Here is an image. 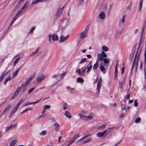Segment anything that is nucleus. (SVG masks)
Instances as JSON below:
<instances>
[{"mask_svg":"<svg viewBox=\"0 0 146 146\" xmlns=\"http://www.w3.org/2000/svg\"><path fill=\"white\" fill-rule=\"evenodd\" d=\"M35 89V87H33L31 89H30L28 92V94L31 93V92H32L33 91H34Z\"/></svg>","mask_w":146,"mask_h":146,"instance_id":"44","label":"nucleus"},{"mask_svg":"<svg viewBox=\"0 0 146 146\" xmlns=\"http://www.w3.org/2000/svg\"><path fill=\"white\" fill-rule=\"evenodd\" d=\"M65 72H64V73H62V74H61V75L60 76V78H61V79L63 78L65 76Z\"/></svg>","mask_w":146,"mask_h":146,"instance_id":"52","label":"nucleus"},{"mask_svg":"<svg viewBox=\"0 0 146 146\" xmlns=\"http://www.w3.org/2000/svg\"><path fill=\"white\" fill-rule=\"evenodd\" d=\"M101 84H100V82H98L97 86V90L98 91V93H99L100 92V89L101 87Z\"/></svg>","mask_w":146,"mask_h":146,"instance_id":"30","label":"nucleus"},{"mask_svg":"<svg viewBox=\"0 0 146 146\" xmlns=\"http://www.w3.org/2000/svg\"><path fill=\"white\" fill-rule=\"evenodd\" d=\"M97 59L98 60L100 61H102L103 59V57L102 54V53H99L97 54Z\"/></svg>","mask_w":146,"mask_h":146,"instance_id":"12","label":"nucleus"},{"mask_svg":"<svg viewBox=\"0 0 146 146\" xmlns=\"http://www.w3.org/2000/svg\"><path fill=\"white\" fill-rule=\"evenodd\" d=\"M18 108L16 106L13 109V110L10 114L9 116H12L14 113L16 111Z\"/></svg>","mask_w":146,"mask_h":146,"instance_id":"23","label":"nucleus"},{"mask_svg":"<svg viewBox=\"0 0 146 146\" xmlns=\"http://www.w3.org/2000/svg\"><path fill=\"white\" fill-rule=\"evenodd\" d=\"M106 125V124H103L99 127L98 129H103L105 127Z\"/></svg>","mask_w":146,"mask_h":146,"instance_id":"38","label":"nucleus"},{"mask_svg":"<svg viewBox=\"0 0 146 146\" xmlns=\"http://www.w3.org/2000/svg\"><path fill=\"white\" fill-rule=\"evenodd\" d=\"M87 61V59L86 58H84L82 59L80 61V63L82 64Z\"/></svg>","mask_w":146,"mask_h":146,"instance_id":"42","label":"nucleus"},{"mask_svg":"<svg viewBox=\"0 0 146 146\" xmlns=\"http://www.w3.org/2000/svg\"><path fill=\"white\" fill-rule=\"evenodd\" d=\"M48 40L50 42H51L52 40L53 41H56L58 40V37L57 35L55 34H53L52 35H49Z\"/></svg>","mask_w":146,"mask_h":146,"instance_id":"6","label":"nucleus"},{"mask_svg":"<svg viewBox=\"0 0 146 146\" xmlns=\"http://www.w3.org/2000/svg\"><path fill=\"white\" fill-rule=\"evenodd\" d=\"M32 80V78H30L28 79L26 82L25 84L28 85L31 82Z\"/></svg>","mask_w":146,"mask_h":146,"instance_id":"36","label":"nucleus"},{"mask_svg":"<svg viewBox=\"0 0 146 146\" xmlns=\"http://www.w3.org/2000/svg\"><path fill=\"white\" fill-rule=\"evenodd\" d=\"M99 17L100 19H104L105 17V13L103 11L101 12L99 14Z\"/></svg>","mask_w":146,"mask_h":146,"instance_id":"11","label":"nucleus"},{"mask_svg":"<svg viewBox=\"0 0 146 146\" xmlns=\"http://www.w3.org/2000/svg\"><path fill=\"white\" fill-rule=\"evenodd\" d=\"M121 109L122 110L125 109V104H123L121 105Z\"/></svg>","mask_w":146,"mask_h":146,"instance_id":"54","label":"nucleus"},{"mask_svg":"<svg viewBox=\"0 0 146 146\" xmlns=\"http://www.w3.org/2000/svg\"><path fill=\"white\" fill-rule=\"evenodd\" d=\"M74 140L72 138L70 141H69V144L68 145L69 146L72 143L74 142Z\"/></svg>","mask_w":146,"mask_h":146,"instance_id":"53","label":"nucleus"},{"mask_svg":"<svg viewBox=\"0 0 146 146\" xmlns=\"http://www.w3.org/2000/svg\"><path fill=\"white\" fill-rule=\"evenodd\" d=\"M122 32V31H118L117 32L115 35V37L116 38H118L120 36V34Z\"/></svg>","mask_w":146,"mask_h":146,"instance_id":"27","label":"nucleus"},{"mask_svg":"<svg viewBox=\"0 0 146 146\" xmlns=\"http://www.w3.org/2000/svg\"><path fill=\"white\" fill-rule=\"evenodd\" d=\"M102 54L103 55V58L104 57L106 58L107 57V55L104 51H102Z\"/></svg>","mask_w":146,"mask_h":146,"instance_id":"49","label":"nucleus"},{"mask_svg":"<svg viewBox=\"0 0 146 146\" xmlns=\"http://www.w3.org/2000/svg\"><path fill=\"white\" fill-rule=\"evenodd\" d=\"M61 24L60 28L62 30L66 28L69 23V21L66 20H64L61 21Z\"/></svg>","mask_w":146,"mask_h":146,"instance_id":"3","label":"nucleus"},{"mask_svg":"<svg viewBox=\"0 0 146 146\" xmlns=\"http://www.w3.org/2000/svg\"><path fill=\"white\" fill-rule=\"evenodd\" d=\"M100 70L101 71H102V72L104 74H105L106 72V70H105L104 67L103 66L101 65L100 66Z\"/></svg>","mask_w":146,"mask_h":146,"instance_id":"24","label":"nucleus"},{"mask_svg":"<svg viewBox=\"0 0 146 146\" xmlns=\"http://www.w3.org/2000/svg\"><path fill=\"white\" fill-rule=\"evenodd\" d=\"M17 17H15L12 20L11 22V23L10 25L11 26L12 25L15 21L17 19Z\"/></svg>","mask_w":146,"mask_h":146,"instance_id":"39","label":"nucleus"},{"mask_svg":"<svg viewBox=\"0 0 146 146\" xmlns=\"http://www.w3.org/2000/svg\"><path fill=\"white\" fill-rule=\"evenodd\" d=\"M88 29H86L85 30L80 33L78 35V36L80 39H83L85 38L87 36Z\"/></svg>","mask_w":146,"mask_h":146,"instance_id":"4","label":"nucleus"},{"mask_svg":"<svg viewBox=\"0 0 146 146\" xmlns=\"http://www.w3.org/2000/svg\"><path fill=\"white\" fill-rule=\"evenodd\" d=\"M46 133L47 131L46 130L43 131L40 133L39 135H46Z\"/></svg>","mask_w":146,"mask_h":146,"instance_id":"35","label":"nucleus"},{"mask_svg":"<svg viewBox=\"0 0 146 146\" xmlns=\"http://www.w3.org/2000/svg\"><path fill=\"white\" fill-rule=\"evenodd\" d=\"M141 120V118L140 117H138L136 119L135 121V122L136 123H139Z\"/></svg>","mask_w":146,"mask_h":146,"instance_id":"46","label":"nucleus"},{"mask_svg":"<svg viewBox=\"0 0 146 146\" xmlns=\"http://www.w3.org/2000/svg\"><path fill=\"white\" fill-rule=\"evenodd\" d=\"M47 0H35L34 1H33L31 3V4H34L37 3L38 2H44V1H46Z\"/></svg>","mask_w":146,"mask_h":146,"instance_id":"21","label":"nucleus"},{"mask_svg":"<svg viewBox=\"0 0 146 146\" xmlns=\"http://www.w3.org/2000/svg\"><path fill=\"white\" fill-rule=\"evenodd\" d=\"M17 142V141L16 140H14L12 141L10 145H14L15 143Z\"/></svg>","mask_w":146,"mask_h":146,"instance_id":"45","label":"nucleus"},{"mask_svg":"<svg viewBox=\"0 0 146 146\" xmlns=\"http://www.w3.org/2000/svg\"><path fill=\"white\" fill-rule=\"evenodd\" d=\"M103 62L105 64H108L109 62V60L107 58L103 59Z\"/></svg>","mask_w":146,"mask_h":146,"instance_id":"41","label":"nucleus"},{"mask_svg":"<svg viewBox=\"0 0 146 146\" xmlns=\"http://www.w3.org/2000/svg\"><path fill=\"white\" fill-rule=\"evenodd\" d=\"M102 49L104 52H106L108 50V48L106 46L103 45L102 46Z\"/></svg>","mask_w":146,"mask_h":146,"instance_id":"28","label":"nucleus"},{"mask_svg":"<svg viewBox=\"0 0 146 146\" xmlns=\"http://www.w3.org/2000/svg\"><path fill=\"white\" fill-rule=\"evenodd\" d=\"M80 118L85 121H89L93 119L94 116L92 115H82L81 114H78Z\"/></svg>","mask_w":146,"mask_h":146,"instance_id":"2","label":"nucleus"},{"mask_svg":"<svg viewBox=\"0 0 146 146\" xmlns=\"http://www.w3.org/2000/svg\"><path fill=\"white\" fill-rule=\"evenodd\" d=\"M5 75V74L4 73H3L1 75L0 77V82H1L4 76Z\"/></svg>","mask_w":146,"mask_h":146,"instance_id":"43","label":"nucleus"},{"mask_svg":"<svg viewBox=\"0 0 146 146\" xmlns=\"http://www.w3.org/2000/svg\"><path fill=\"white\" fill-rule=\"evenodd\" d=\"M96 135L98 137H106L107 136V135L106 133V131H104L102 132L97 133Z\"/></svg>","mask_w":146,"mask_h":146,"instance_id":"7","label":"nucleus"},{"mask_svg":"<svg viewBox=\"0 0 146 146\" xmlns=\"http://www.w3.org/2000/svg\"><path fill=\"white\" fill-rule=\"evenodd\" d=\"M58 75L57 74L54 75L52 76V77L53 78H56L58 76Z\"/></svg>","mask_w":146,"mask_h":146,"instance_id":"64","label":"nucleus"},{"mask_svg":"<svg viewBox=\"0 0 146 146\" xmlns=\"http://www.w3.org/2000/svg\"><path fill=\"white\" fill-rule=\"evenodd\" d=\"M42 99V98H41L40 99L38 100L35 102H29V103H27L26 102L24 105V106H27L29 104H35L36 103H38L40 101V100Z\"/></svg>","mask_w":146,"mask_h":146,"instance_id":"10","label":"nucleus"},{"mask_svg":"<svg viewBox=\"0 0 146 146\" xmlns=\"http://www.w3.org/2000/svg\"><path fill=\"white\" fill-rule=\"evenodd\" d=\"M24 100L23 99H22L20 100V101L18 103L16 107L18 108L19 107V106L20 104L23 102L24 101Z\"/></svg>","mask_w":146,"mask_h":146,"instance_id":"31","label":"nucleus"},{"mask_svg":"<svg viewBox=\"0 0 146 146\" xmlns=\"http://www.w3.org/2000/svg\"><path fill=\"white\" fill-rule=\"evenodd\" d=\"M130 97V94H128L126 95L125 97V98L127 99H129V98Z\"/></svg>","mask_w":146,"mask_h":146,"instance_id":"58","label":"nucleus"},{"mask_svg":"<svg viewBox=\"0 0 146 146\" xmlns=\"http://www.w3.org/2000/svg\"><path fill=\"white\" fill-rule=\"evenodd\" d=\"M113 128L114 127L111 128H109L107 129L104 130L106 131V133L107 135L112 131V130L113 129Z\"/></svg>","mask_w":146,"mask_h":146,"instance_id":"18","label":"nucleus"},{"mask_svg":"<svg viewBox=\"0 0 146 146\" xmlns=\"http://www.w3.org/2000/svg\"><path fill=\"white\" fill-rule=\"evenodd\" d=\"M35 27H33L29 31V33H33L35 29Z\"/></svg>","mask_w":146,"mask_h":146,"instance_id":"47","label":"nucleus"},{"mask_svg":"<svg viewBox=\"0 0 146 146\" xmlns=\"http://www.w3.org/2000/svg\"><path fill=\"white\" fill-rule=\"evenodd\" d=\"M76 72L79 74H81V72L80 69H77L76 71Z\"/></svg>","mask_w":146,"mask_h":146,"instance_id":"62","label":"nucleus"},{"mask_svg":"<svg viewBox=\"0 0 146 146\" xmlns=\"http://www.w3.org/2000/svg\"><path fill=\"white\" fill-rule=\"evenodd\" d=\"M125 67L124 66H123V67H122V68H121V74H123L124 72V70H125Z\"/></svg>","mask_w":146,"mask_h":146,"instance_id":"61","label":"nucleus"},{"mask_svg":"<svg viewBox=\"0 0 146 146\" xmlns=\"http://www.w3.org/2000/svg\"><path fill=\"white\" fill-rule=\"evenodd\" d=\"M11 107V106L9 104L7 105L6 107L5 108L4 110V111L3 112L2 114L5 112H7L9 110Z\"/></svg>","mask_w":146,"mask_h":146,"instance_id":"16","label":"nucleus"},{"mask_svg":"<svg viewBox=\"0 0 146 146\" xmlns=\"http://www.w3.org/2000/svg\"><path fill=\"white\" fill-rule=\"evenodd\" d=\"M138 103L137 102V100H135L134 101V105L135 106L137 107L138 106Z\"/></svg>","mask_w":146,"mask_h":146,"instance_id":"55","label":"nucleus"},{"mask_svg":"<svg viewBox=\"0 0 146 146\" xmlns=\"http://www.w3.org/2000/svg\"><path fill=\"white\" fill-rule=\"evenodd\" d=\"M20 57H19L18 58H17L14 61V64L15 65L16 63H17V61L19 60L20 59Z\"/></svg>","mask_w":146,"mask_h":146,"instance_id":"56","label":"nucleus"},{"mask_svg":"<svg viewBox=\"0 0 146 146\" xmlns=\"http://www.w3.org/2000/svg\"><path fill=\"white\" fill-rule=\"evenodd\" d=\"M90 136V135L88 134V135H85V136L83 137H82L81 139H80L77 142H81L82 141H83L84 139H85L87 138L88 137H89Z\"/></svg>","mask_w":146,"mask_h":146,"instance_id":"19","label":"nucleus"},{"mask_svg":"<svg viewBox=\"0 0 146 146\" xmlns=\"http://www.w3.org/2000/svg\"><path fill=\"white\" fill-rule=\"evenodd\" d=\"M92 139V138H90L86 140H85V141H84V142H83L82 143L83 144H85L86 143H87L89 141H91Z\"/></svg>","mask_w":146,"mask_h":146,"instance_id":"33","label":"nucleus"},{"mask_svg":"<svg viewBox=\"0 0 146 146\" xmlns=\"http://www.w3.org/2000/svg\"><path fill=\"white\" fill-rule=\"evenodd\" d=\"M112 7H113V4H111L110 5V6H109V10H110V11L111 10V9L112 8Z\"/></svg>","mask_w":146,"mask_h":146,"instance_id":"63","label":"nucleus"},{"mask_svg":"<svg viewBox=\"0 0 146 146\" xmlns=\"http://www.w3.org/2000/svg\"><path fill=\"white\" fill-rule=\"evenodd\" d=\"M54 125L55 126V129L56 130L58 131L59 130V123L56 122L54 124Z\"/></svg>","mask_w":146,"mask_h":146,"instance_id":"13","label":"nucleus"},{"mask_svg":"<svg viewBox=\"0 0 146 146\" xmlns=\"http://www.w3.org/2000/svg\"><path fill=\"white\" fill-rule=\"evenodd\" d=\"M65 115L68 118H70L72 117V115L68 111H66L64 113Z\"/></svg>","mask_w":146,"mask_h":146,"instance_id":"15","label":"nucleus"},{"mask_svg":"<svg viewBox=\"0 0 146 146\" xmlns=\"http://www.w3.org/2000/svg\"><path fill=\"white\" fill-rule=\"evenodd\" d=\"M98 60H97L96 63L93 66V70L95 71L98 67Z\"/></svg>","mask_w":146,"mask_h":146,"instance_id":"14","label":"nucleus"},{"mask_svg":"<svg viewBox=\"0 0 146 146\" xmlns=\"http://www.w3.org/2000/svg\"><path fill=\"white\" fill-rule=\"evenodd\" d=\"M11 80V76H9L8 78H7L5 80L6 82H8V81H10Z\"/></svg>","mask_w":146,"mask_h":146,"instance_id":"60","label":"nucleus"},{"mask_svg":"<svg viewBox=\"0 0 146 146\" xmlns=\"http://www.w3.org/2000/svg\"><path fill=\"white\" fill-rule=\"evenodd\" d=\"M77 81L78 82L83 83L84 82L83 79L81 78H77Z\"/></svg>","mask_w":146,"mask_h":146,"instance_id":"34","label":"nucleus"},{"mask_svg":"<svg viewBox=\"0 0 146 146\" xmlns=\"http://www.w3.org/2000/svg\"><path fill=\"white\" fill-rule=\"evenodd\" d=\"M80 136V134L78 133L75 135L73 137L72 139L75 141L77 138L79 137Z\"/></svg>","mask_w":146,"mask_h":146,"instance_id":"32","label":"nucleus"},{"mask_svg":"<svg viewBox=\"0 0 146 146\" xmlns=\"http://www.w3.org/2000/svg\"><path fill=\"white\" fill-rule=\"evenodd\" d=\"M143 0H140V6H139V8L140 9L142 8V5L143 3Z\"/></svg>","mask_w":146,"mask_h":146,"instance_id":"48","label":"nucleus"},{"mask_svg":"<svg viewBox=\"0 0 146 146\" xmlns=\"http://www.w3.org/2000/svg\"><path fill=\"white\" fill-rule=\"evenodd\" d=\"M45 78L44 75H42L38 77L37 78V80L38 83H39L42 82Z\"/></svg>","mask_w":146,"mask_h":146,"instance_id":"9","label":"nucleus"},{"mask_svg":"<svg viewBox=\"0 0 146 146\" xmlns=\"http://www.w3.org/2000/svg\"><path fill=\"white\" fill-rule=\"evenodd\" d=\"M20 68L18 69L16 72H14L13 73L12 78H13L17 74Z\"/></svg>","mask_w":146,"mask_h":146,"instance_id":"26","label":"nucleus"},{"mask_svg":"<svg viewBox=\"0 0 146 146\" xmlns=\"http://www.w3.org/2000/svg\"><path fill=\"white\" fill-rule=\"evenodd\" d=\"M13 127V126L11 124L8 125L6 127L5 132H7L11 129Z\"/></svg>","mask_w":146,"mask_h":146,"instance_id":"20","label":"nucleus"},{"mask_svg":"<svg viewBox=\"0 0 146 146\" xmlns=\"http://www.w3.org/2000/svg\"><path fill=\"white\" fill-rule=\"evenodd\" d=\"M119 87L120 88H123V83L122 82H119Z\"/></svg>","mask_w":146,"mask_h":146,"instance_id":"57","label":"nucleus"},{"mask_svg":"<svg viewBox=\"0 0 146 146\" xmlns=\"http://www.w3.org/2000/svg\"><path fill=\"white\" fill-rule=\"evenodd\" d=\"M50 108V106L48 105H45L43 107V108L44 109V110H46L47 109H49Z\"/></svg>","mask_w":146,"mask_h":146,"instance_id":"40","label":"nucleus"},{"mask_svg":"<svg viewBox=\"0 0 146 146\" xmlns=\"http://www.w3.org/2000/svg\"><path fill=\"white\" fill-rule=\"evenodd\" d=\"M125 15H123L122 17V19H121V22L122 23H123L124 22L125 20Z\"/></svg>","mask_w":146,"mask_h":146,"instance_id":"50","label":"nucleus"},{"mask_svg":"<svg viewBox=\"0 0 146 146\" xmlns=\"http://www.w3.org/2000/svg\"><path fill=\"white\" fill-rule=\"evenodd\" d=\"M92 68V65H90L88 67L87 70V72L88 73L90 72V70H91Z\"/></svg>","mask_w":146,"mask_h":146,"instance_id":"37","label":"nucleus"},{"mask_svg":"<svg viewBox=\"0 0 146 146\" xmlns=\"http://www.w3.org/2000/svg\"><path fill=\"white\" fill-rule=\"evenodd\" d=\"M27 85L26 84H22L21 85V86H22V88H23L22 90L23 92H25L26 91L27 88Z\"/></svg>","mask_w":146,"mask_h":146,"instance_id":"22","label":"nucleus"},{"mask_svg":"<svg viewBox=\"0 0 146 146\" xmlns=\"http://www.w3.org/2000/svg\"><path fill=\"white\" fill-rule=\"evenodd\" d=\"M88 65H87V66L84 69H83L81 72V75H82V76H84L85 75V71H86V69H87V67H88Z\"/></svg>","mask_w":146,"mask_h":146,"instance_id":"29","label":"nucleus"},{"mask_svg":"<svg viewBox=\"0 0 146 146\" xmlns=\"http://www.w3.org/2000/svg\"><path fill=\"white\" fill-rule=\"evenodd\" d=\"M69 35H68L66 36H64L62 35H61L59 40V41L60 42H62L66 40L69 37Z\"/></svg>","mask_w":146,"mask_h":146,"instance_id":"8","label":"nucleus"},{"mask_svg":"<svg viewBox=\"0 0 146 146\" xmlns=\"http://www.w3.org/2000/svg\"><path fill=\"white\" fill-rule=\"evenodd\" d=\"M22 88V86H21L18 87L17 89L16 90L15 93H17L18 95L19 94V92L21 91V90Z\"/></svg>","mask_w":146,"mask_h":146,"instance_id":"25","label":"nucleus"},{"mask_svg":"<svg viewBox=\"0 0 146 146\" xmlns=\"http://www.w3.org/2000/svg\"><path fill=\"white\" fill-rule=\"evenodd\" d=\"M86 113V111L85 110H82L81 111L80 113H79V114H81L82 115H83V114H85Z\"/></svg>","mask_w":146,"mask_h":146,"instance_id":"51","label":"nucleus"},{"mask_svg":"<svg viewBox=\"0 0 146 146\" xmlns=\"http://www.w3.org/2000/svg\"><path fill=\"white\" fill-rule=\"evenodd\" d=\"M139 53L138 52H136L133 65L131 68V70H132L133 68H135L136 70L137 66L138 63L139 58Z\"/></svg>","mask_w":146,"mask_h":146,"instance_id":"1","label":"nucleus"},{"mask_svg":"<svg viewBox=\"0 0 146 146\" xmlns=\"http://www.w3.org/2000/svg\"><path fill=\"white\" fill-rule=\"evenodd\" d=\"M64 7L63 6L62 8L60 7L58 8L57 12L55 14L54 17V19H56L61 15L63 11V9Z\"/></svg>","mask_w":146,"mask_h":146,"instance_id":"5","label":"nucleus"},{"mask_svg":"<svg viewBox=\"0 0 146 146\" xmlns=\"http://www.w3.org/2000/svg\"><path fill=\"white\" fill-rule=\"evenodd\" d=\"M18 95L17 93L15 92L14 94L12 96V98L13 99L14 98L17 96Z\"/></svg>","mask_w":146,"mask_h":146,"instance_id":"59","label":"nucleus"},{"mask_svg":"<svg viewBox=\"0 0 146 146\" xmlns=\"http://www.w3.org/2000/svg\"><path fill=\"white\" fill-rule=\"evenodd\" d=\"M30 3V1H28L26 2L24 6L21 8V9L24 10L25 9Z\"/></svg>","mask_w":146,"mask_h":146,"instance_id":"17","label":"nucleus"}]
</instances>
